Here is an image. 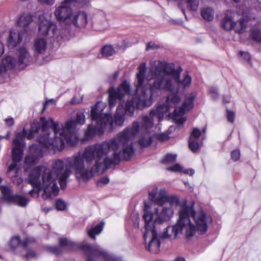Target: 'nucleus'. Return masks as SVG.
I'll return each mask as SVG.
<instances>
[{
  "instance_id": "1",
  "label": "nucleus",
  "mask_w": 261,
  "mask_h": 261,
  "mask_svg": "<svg viewBox=\"0 0 261 261\" xmlns=\"http://www.w3.org/2000/svg\"><path fill=\"white\" fill-rule=\"evenodd\" d=\"M106 147L105 144L88 146L82 153L79 152L66 158L65 163L61 160L55 161L51 170L44 166L37 167L30 172L28 182L34 188H42V197L46 199L51 194L58 193L57 179L62 189L66 187L72 171L76 179L87 181L94 176L102 163L108 161L105 158Z\"/></svg>"
},
{
  "instance_id": "2",
  "label": "nucleus",
  "mask_w": 261,
  "mask_h": 261,
  "mask_svg": "<svg viewBox=\"0 0 261 261\" xmlns=\"http://www.w3.org/2000/svg\"><path fill=\"white\" fill-rule=\"evenodd\" d=\"M181 71L180 67L175 69L173 64L167 63L164 61H159L157 63H152L149 67L150 74L146 77L148 82L147 86V90H149V95L151 97L158 92L165 90L170 93L167 97L165 104L158 105L155 109L150 111V115H156L160 120L163 118L164 114L170 108H175L173 119L175 123L182 124L185 119L181 117L186 111L190 110L193 107V101L196 95L191 93L187 96L182 106L176 107L180 101V97L178 95L179 89V85L184 87L189 86L191 83V78L188 74H186L182 80H180V75Z\"/></svg>"
},
{
  "instance_id": "3",
  "label": "nucleus",
  "mask_w": 261,
  "mask_h": 261,
  "mask_svg": "<svg viewBox=\"0 0 261 261\" xmlns=\"http://www.w3.org/2000/svg\"><path fill=\"white\" fill-rule=\"evenodd\" d=\"M211 221V217L203 211L196 213L193 205L185 203L178 211V219L176 224L167 227L163 232H160V229L151 227L148 223L145 224V241L147 238H150L147 249L156 254L160 251L162 240H174L181 234L190 239L196 232L199 234L204 233L207 231L208 224Z\"/></svg>"
},
{
  "instance_id": "4",
  "label": "nucleus",
  "mask_w": 261,
  "mask_h": 261,
  "mask_svg": "<svg viewBox=\"0 0 261 261\" xmlns=\"http://www.w3.org/2000/svg\"><path fill=\"white\" fill-rule=\"evenodd\" d=\"M156 115L152 116L149 114V117L144 116L142 117L141 127L137 122H134L132 127H127L122 132L118 133L115 137L108 140L96 143L91 146L97 145H105L106 146L105 158H108V161L102 163L96 173L101 170L106 171L111 165L117 164L120 159L128 160L134 153V148L133 146L132 139L140 132L143 134L138 140L139 145L143 147L150 145L152 142L151 137L148 129L153 126V118ZM163 118L162 119V120Z\"/></svg>"
},
{
  "instance_id": "5",
  "label": "nucleus",
  "mask_w": 261,
  "mask_h": 261,
  "mask_svg": "<svg viewBox=\"0 0 261 261\" xmlns=\"http://www.w3.org/2000/svg\"><path fill=\"white\" fill-rule=\"evenodd\" d=\"M134 85L136 88L135 95L130 100L124 105L119 104L114 117L115 124L121 126L124 122V115L126 114L133 115L135 109H142L150 106L153 101L151 95L147 93V86L145 84V74L146 71V63L143 62L137 68Z\"/></svg>"
},
{
  "instance_id": "6",
  "label": "nucleus",
  "mask_w": 261,
  "mask_h": 261,
  "mask_svg": "<svg viewBox=\"0 0 261 261\" xmlns=\"http://www.w3.org/2000/svg\"><path fill=\"white\" fill-rule=\"evenodd\" d=\"M59 244L60 246H45L44 249L46 251L56 255L62 252L61 247L70 250L79 249L85 255L86 261H96L98 259L104 261H123L121 257L109 254L107 251L96 244H78L65 238H60Z\"/></svg>"
},
{
  "instance_id": "7",
  "label": "nucleus",
  "mask_w": 261,
  "mask_h": 261,
  "mask_svg": "<svg viewBox=\"0 0 261 261\" xmlns=\"http://www.w3.org/2000/svg\"><path fill=\"white\" fill-rule=\"evenodd\" d=\"M42 130L44 133L38 138L41 147L49 150L61 151L64 147L65 140L61 133L63 125L55 122L51 118L41 117Z\"/></svg>"
},
{
  "instance_id": "8",
  "label": "nucleus",
  "mask_w": 261,
  "mask_h": 261,
  "mask_svg": "<svg viewBox=\"0 0 261 261\" xmlns=\"http://www.w3.org/2000/svg\"><path fill=\"white\" fill-rule=\"evenodd\" d=\"M105 107V103L98 101L91 108V117L92 122L95 123V126H93L92 124L88 125L85 132L86 139H89L92 138L96 132L102 133L107 126L111 127L112 117L103 112Z\"/></svg>"
},
{
  "instance_id": "9",
  "label": "nucleus",
  "mask_w": 261,
  "mask_h": 261,
  "mask_svg": "<svg viewBox=\"0 0 261 261\" xmlns=\"http://www.w3.org/2000/svg\"><path fill=\"white\" fill-rule=\"evenodd\" d=\"M160 206V208L156 207L154 209V212L155 215L154 219H153L154 214L148 211L147 209L144 210L143 218L145 223V224H147L148 222L149 225L151 227L161 229V225L170 220L174 213L172 208L165 204Z\"/></svg>"
},
{
  "instance_id": "10",
  "label": "nucleus",
  "mask_w": 261,
  "mask_h": 261,
  "mask_svg": "<svg viewBox=\"0 0 261 261\" xmlns=\"http://www.w3.org/2000/svg\"><path fill=\"white\" fill-rule=\"evenodd\" d=\"M85 122V116L83 113H78L75 120L70 119L67 121L64 127H62V132L61 134L65 142L69 145L73 146L77 143L79 135L76 128V125H82Z\"/></svg>"
},
{
  "instance_id": "11",
  "label": "nucleus",
  "mask_w": 261,
  "mask_h": 261,
  "mask_svg": "<svg viewBox=\"0 0 261 261\" xmlns=\"http://www.w3.org/2000/svg\"><path fill=\"white\" fill-rule=\"evenodd\" d=\"M130 92V84L123 81L117 89L111 88L109 89V103L110 107H113L118 100H120Z\"/></svg>"
},
{
  "instance_id": "12",
  "label": "nucleus",
  "mask_w": 261,
  "mask_h": 261,
  "mask_svg": "<svg viewBox=\"0 0 261 261\" xmlns=\"http://www.w3.org/2000/svg\"><path fill=\"white\" fill-rule=\"evenodd\" d=\"M73 14V11L71 7L62 2L56 7L54 11V15L56 19L62 23L68 24Z\"/></svg>"
},
{
  "instance_id": "13",
  "label": "nucleus",
  "mask_w": 261,
  "mask_h": 261,
  "mask_svg": "<svg viewBox=\"0 0 261 261\" xmlns=\"http://www.w3.org/2000/svg\"><path fill=\"white\" fill-rule=\"evenodd\" d=\"M22 135L20 133H17L16 138L13 141V146L12 149V163L15 164L18 167L17 163H19L23 156V148L24 144L22 139Z\"/></svg>"
},
{
  "instance_id": "14",
  "label": "nucleus",
  "mask_w": 261,
  "mask_h": 261,
  "mask_svg": "<svg viewBox=\"0 0 261 261\" xmlns=\"http://www.w3.org/2000/svg\"><path fill=\"white\" fill-rule=\"evenodd\" d=\"M205 132V128H203L202 131L197 128H193L189 139V146L193 152H197L200 149L202 142H199V138L201 134H204Z\"/></svg>"
},
{
  "instance_id": "15",
  "label": "nucleus",
  "mask_w": 261,
  "mask_h": 261,
  "mask_svg": "<svg viewBox=\"0 0 261 261\" xmlns=\"http://www.w3.org/2000/svg\"><path fill=\"white\" fill-rule=\"evenodd\" d=\"M166 191L161 189L159 191L156 187H154L148 193L150 200L158 206H163L165 204V199Z\"/></svg>"
},
{
  "instance_id": "16",
  "label": "nucleus",
  "mask_w": 261,
  "mask_h": 261,
  "mask_svg": "<svg viewBox=\"0 0 261 261\" xmlns=\"http://www.w3.org/2000/svg\"><path fill=\"white\" fill-rule=\"evenodd\" d=\"M88 23V16L86 13L83 11H80L77 13L72 14V17L70 20V23L68 24H73L79 28H84Z\"/></svg>"
},
{
  "instance_id": "17",
  "label": "nucleus",
  "mask_w": 261,
  "mask_h": 261,
  "mask_svg": "<svg viewBox=\"0 0 261 261\" xmlns=\"http://www.w3.org/2000/svg\"><path fill=\"white\" fill-rule=\"evenodd\" d=\"M24 34L22 31H10L7 43L9 47L14 48L20 44Z\"/></svg>"
},
{
  "instance_id": "18",
  "label": "nucleus",
  "mask_w": 261,
  "mask_h": 261,
  "mask_svg": "<svg viewBox=\"0 0 261 261\" xmlns=\"http://www.w3.org/2000/svg\"><path fill=\"white\" fill-rule=\"evenodd\" d=\"M32 21L33 17L32 15L29 13H24L20 16L17 20V24L19 27L23 28V30L22 31L28 35L31 31L29 27Z\"/></svg>"
},
{
  "instance_id": "19",
  "label": "nucleus",
  "mask_w": 261,
  "mask_h": 261,
  "mask_svg": "<svg viewBox=\"0 0 261 261\" xmlns=\"http://www.w3.org/2000/svg\"><path fill=\"white\" fill-rule=\"evenodd\" d=\"M35 243V240L33 238H27L23 242L22 246L26 252L23 254V257L26 259H32L36 257V254L32 250H30V247Z\"/></svg>"
},
{
  "instance_id": "20",
  "label": "nucleus",
  "mask_w": 261,
  "mask_h": 261,
  "mask_svg": "<svg viewBox=\"0 0 261 261\" xmlns=\"http://www.w3.org/2000/svg\"><path fill=\"white\" fill-rule=\"evenodd\" d=\"M18 60L17 63L20 68H23L30 60V54L24 47L19 48L17 53Z\"/></svg>"
},
{
  "instance_id": "21",
  "label": "nucleus",
  "mask_w": 261,
  "mask_h": 261,
  "mask_svg": "<svg viewBox=\"0 0 261 261\" xmlns=\"http://www.w3.org/2000/svg\"><path fill=\"white\" fill-rule=\"evenodd\" d=\"M56 29V25L53 22L47 20L40 22L38 28L40 34L43 35L50 34L53 35Z\"/></svg>"
},
{
  "instance_id": "22",
  "label": "nucleus",
  "mask_w": 261,
  "mask_h": 261,
  "mask_svg": "<svg viewBox=\"0 0 261 261\" xmlns=\"http://www.w3.org/2000/svg\"><path fill=\"white\" fill-rule=\"evenodd\" d=\"M233 18V13L230 10L226 11L221 21V28L227 31L232 30L234 22Z\"/></svg>"
},
{
  "instance_id": "23",
  "label": "nucleus",
  "mask_w": 261,
  "mask_h": 261,
  "mask_svg": "<svg viewBox=\"0 0 261 261\" xmlns=\"http://www.w3.org/2000/svg\"><path fill=\"white\" fill-rule=\"evenodd\" d=\"M19 167L15 164H11L8 167L7 174L11 181L17 185L21 184L23 179L18 175Z\"/></svg>"
},
{
  "instance_id": "24",
  "label": "nucleus",
  "mask_w": 261,
  "mask_h": 261,
  "mask_svg": "<svg viewBox=\"0 0 261 261\" xmlns=\"http://www.w3.org/2000/svg\"><path fill=\"white\" fill-rule=\"evenodd\" d=\"M47 47V42L43 38H38L35 41L33 45V50L36 54H43Z\"/></svg>"
},
{
  "instance_id": "25",
  "label": "nucleus",
  "mask_w": 261,
  "mask_h": 261,
  "mask_svg": "<svg viewBox=\"0 0 261 261\" xmlns=\"http://www.w3.org/2000/svg\"><path fill=\"white\" fill-rule=\"evenodd\" d=\"M0 190L3 194L2 198L8 203H11L15 198V195L13 194L11 188L5 186H1Z\"/></svg>"
},
{
  "instance_id": "26",
  "label": "nucleus",
  "mask_w": 261,
  "mask_h": 261,
  "mask_svg": "<svg viewBox=\"0 0 261 261\" xmlns=\"http://www.w3.org/2000/svg\"><path fill=\"white\" fill-rule=\"evenodd\" d=\"M247 26V20L244 18H241L236 22H233L232 30L239 34L244 33Z\"/></svg>"
},
{
  "instance_id": "27",
  "label": "nucleus",
  "mask_w": 261,
  "mask_h": 261,
  "mask_svg": "<svg viewBox=\"0 0 261 261\" xmlns=\"http://www.w3.org/2000/svg\"><path fill=\"white\" fill-rule=\"evenodd\" d=\"M2 65H0V73L7 69H13L16 65V61L10 56H7L3 60Z\"/></svg>"
},
{
  "instance_id": "28",
  "label": "nucleus",
  "mask_w": 261,
  "mask_h": 261,
  "mask_svg": "<svg viewBox=\"0 0 261 261\" xmlns=\"http://www.w3.org/2000/svg\"><path fill=\"white\" fill-rule=\"evenodd\" d=\"M179 204V198L176 195H168L166 193L165 199V205L172 208Z\"/></svg>"
},
{
  "instance_id": "29",
  "label": "nucleus",
  "mask_w": 261,
  "mask_h": 261,
  "mask_svg": "<svg viewBox=\"0 0 261 261\" xmlns=\"http://www.w3.org/2000/svg\"><path fill=\"white\" fill-rule=\"evenodd\" d=\"M103 229V225L101 224H98L94 227L87 229L88 236L92 239H95V236L98 235L101 233Z\"/></svg>"
},
{
  "instance_id": "30",
  "label": "nucleus",
  "mask_w": 261,
  "mask_h": 261,
  "mask_svg": "<svg viewBox=\"0 0 261 261\" xmlns=\"http://www.w3.org/2000/svg\"><path fill=\"white\" fill-rule=\"evenodd\" d=\"M40 157V153H39V154L37 153L36 154L30 153L25 156L24 160V163L25 165L29 166L34 165L38 162Z\"/></svg>"
},
{
  "instance_id": "31",
  "label": "nucleus",
  "mask_w": 261,
  "mask_h": 261,
  "mask_svg": "<svg viewBox=\"0 0 261 261\" xmlns=\"http://www.w3.org/2000/svg\"><path fill=\"white\" fill-rule=\"evenodd\" d=\"M29 202V199L28 198L22 195H15V198L11 203L21 207H25Z\"/></svg>"
},
{
  "instance_id": "32",
  "label": "nucleus",
  "mask_w": 261,
  "mask_h": 261,
  "mask_svg": "<svg viewBox=\"0 0 261 261\" xmlns=\"http://www.w3.org/2000/svg\"><path fill=\"white\" fill-rule=\"evenodd\" d=\"M201 14L203 19L208 21H211L214 18V10L209 7L202 9Z\"/></svg>"
},
{
  "instance_id": "33",
  "label": "nucleus",
  "mask_w": 261,
  "mask_h": 261,
  "mask_svg": "<svg viewBox=\"0 0 261 261\" xmlns=\"http://www.w3.org/2000/svg\"><path fill=\"white\" fill-rule=\"evenodd\" d=\"M101 53L104 57L108 58L114 55L116 52L112 45H107L101 48Z\"/></svg>"
},
{
  "instance_id": "34",
  "label": "nucleus",
  "mask_w": 261,
  "mask_h": 261,
  "mask_svg": "<svg viewBox=\"0 0 261 261\" xmlns=\"http://www.w3.org/2000/svg\"><path fill=\"white\" fill-rule=\"evenodd\" d=\"M176 154H167L162 160L161 162L163 164H171L174 162L176 159Z\"/></svg>"
},
{
  "instance_id": "35",
  "label": "nucleus",
  "mask_w": 261,
  "mask_h": 261,
  "mask_svg": "<svg viewBox=\"0 0 261 261\" xmlns=\"http://www.w3.org/2000/svg\"><path fill=\"white\" fill-rule=\"evenodd\" d=\"M187 7L190 10L196 11L199 5V0H187Z\"/></svg>"
},
{
  "instance_id": "36",
  "label": "nucleus",
  "mask_w": 261,
  "mask_h": 261,
  "mask_svg": "<svg viewBox=\"0 0 261 261\" xmlns=\"http://www.w3.org/2000/svg\"><path fill=\"white\" fill-rule=\"evenodd\" d=\"M20 240L19 237H13L10 242V245L13 249H15L20 244Z\"/></svg>"
},
{
  "instance_id": "37",
  "label": "nucleus",
  "mask_w": 261,
  "mask_h": 261,
  "mask_svg": "<svg viewBox=\"0 0 261 261\" xmlns=\"http://www.w3.org/2000/svg\"><path fill=\"white\" fill-rule=\"evenodd\" d=\"M56 208L58 211H64L66 208L65 202L61 199L57 200L56 202Z\"/></svg>"
},
{
  "instance_id": "38",
  "label": "nucleus",
  "mask_w": 261,
  "mask_h": 261,
  "mask_svg": "<svg viewBox=\"0 0 261 261\" xmlns=\"http://www.w3.org/2000/svg\"><path fill=\"white\" fill-rule=\"evenodd\" d=\"M251 36L253 40L258 41L261 38V31L258 29L253 30L251 33Z\"/></svg>"
},
{
  "instance_id": "39",
  "label": "nucleus",
  "mask_w": 261,
  "mask_h": 261,
  "mask_svg": "<svg viewBox=\"0 0 261 261\" xmlns=\"http://www.w3.org/2000/svg\"><path fill=\"white\" fill-rule=\"evenodd\" d=\"M226 116L227 120L229 122L231 123H233L234 122L235 115L233 112L229 110H227Z\"/></svg>"
},
{
  "instance_id": "40",
  "label": "nucleus",
  "mask_w": 261,
  "mask_h": 261,
  "mask_svg": "<svg viewBox=\"0 0 261 261\" xmlns=\"http://www.w3.org/2000/svg\"><path fill=\"white\" fill-rule=\"evenodd\" d=\"M167 170L174 172H180L182 170V167L179 164H176L168 168Z\"/></svg>"
},
{
  "instance_id": "41",
  "label": "nucleus",
  "mask_w": 261,
  "mask_h": 261,
  "mask_svg": "<svg viewBox=\"0 0 261 261\" xmlns=\"http://www.w3.org/2000/svg\"><path fill=\"white\" fill-rule=\"evenodd\" d=\"M155 138L160 141H164L168 140L169 137L167 134H159L155 135Z\"/></svg>"
},
{
  "instance_id": "42",
  "label": "nucleus",
  "mask_w": 261,
  "mask_h": 261,
  "mask_svg": "<svg viewBox=\"0 0 261 261\" xmlns=\"http://www.w3.org/2000/svg\"><path fill=\"white\" fill-rule=\"evenodd\" d=\"M231 159L234 161H238L240 157V152L239 150H235L232 151L231 153Z\"/></svg>"
},
{
  "instance_id": "43",
  "label": "nucleus",
  "mask_w": 261,
  "mask_h": 261,
  "mask_svg": "<svg viewBox=\"0 0 261 261\" xmlns=\"http://www.w3.org/2000/svg\"><path fill=\"white\" fill-rule=\"evenodd\" d=\"M37 1L42 5L52 6L55 3L56 0H37Z\"/></svg>"
},
{
  "instance_id": "44",
  "label": "nucleus",
  "mask_w": 261,
  "mask_h": 261,
  "mask_svg": "<svg viewBox=\"0 0 261 261\" xmlns=\"http://www.w3.org/2000/svg\"><path fill=\"white\" fill-rule=\"evenodd\" d=\"M109 178L108 177H103L97 181V184L98 186L105 185L108 184Z\"/></svg>"
},
{
  "instance_id": "45",
  "label": "nucleus",
  "mask_w": 261,
  "mask_h": 261,
  "mask_svg": "<svg viewBox=\"0 0 261 261\" xmlns=\"http://www.w3.org/2000/svg\"><path fill=\"white\" fill-rule=\"evenodd\" d=\"M5 121L6 122V124L7 126L10 127L14 125V119L12 117H8L5 119Z\"/></svg>"
},
{
  "instance_id": "46",
  "label": "nucleus",
  "mask_w": 261,
  "mask_h": 261,
  "mask_svg": "<svg viewBox=\"0 0 261 261\" xmlns=\"http://www.w3.org/2000/svg\"><path fill=\"white\" fill-rule=\"evenodd\" d=\"M22 135L21 138L22 139V137L23 136H26L29 139H31L34 137V132L31 131V132L28 134V136H26L27 132L26 130L23 129L22 133H20Z\"/></svg>"
},
{
  "instance_id": "47",
  "label": "nucleus",
  "mask_w": 261,
  "mask_h": 261,
  "mask_svg": "<svg viewBox=\"0 0 261 261\" xmlns=\"http://www.w3.org/2000/svg\"><path fill=\"white\" fill-rule=\"evenodd\" d=\"M40 124L38 123H33L31 127L32 132L36 133L40 129Z\"/></svg>"
},
{
  "instance_id": "48",
  "label": "nucleus",
  "mask_w": 261,
  "mask_h": 261,
  "mask_svg": "<svg viewBox=\"0 0 261 261\" xmlns=\"http://www.w3.org/2000/svg\"><path fill=\"white\" fill-rule=\"evenodd\" d=\"M37 189L36 190H35V189H33L32 190H31L30 192H29V194L31 196H34L35 195H36L37 197L39 195V192L40 190V188H36Z\"/></svg>"
},
{
  "instance_id": "49",
  "label": "nucleus",
  "mask_w": 261,
  "mask_h": 261,
  "mask_svg": "<svg viewBox=\"0 0 261 261\" xmlns=\"http://www.w3.org/2000/svg\"><path fill=\"white\" fill-rule=\"evenodd\" d=\"M240 54L244 60L248 61H250V56L247 52L240 51Z\"/></svg>"
},
{
  "instance_id": "50",
  "label": "nucleus",
  "mask_w": 261,
  "mask_h": 261,
  "mask_svg": "<svg viewBox=\"0 0 261 261\" xmlns=\"http://www.w3.org/2000/svg\"><path fill=\"white\" fill-rule=\"evenodd\" d=\"M119 73L118 72H115L114 73H112L109 77L110 81L111 82L114 81L116 80L118 76Z\"/></svg>"
},
{
  "instance_id": "51",
  "label": "nucleus",
  "mask_w": 261,
  "mask_h": 261,
  "mask_svg": "<svg viewBox=\"0 0 261 261\" xmlns=\"http://www.w3.org/2000/svg\"><path fill=\"white\" fill-rule=\"evenodd\" d=\"M184 172L186 174H189L191 176L193 175L194 173V171L192 169H189L184 171Z\"/></svg>"
},
{
  "instance_id": "52",
  "label": "nucleus",
  "mask_w": 261,
  "mask_h": 261,
  "mask_svg": "<svg viewBox=\"0 0 261 261\" xmlns=\"http://www.w3.org/2000/svg\"><path fill=\"white\" fill-rule=\"evenodd\" d=\"M77 0H64L62 3L66 4L70 6V5L73 3L76 2Z\"/></svg>"
},
{
  "instance_id": "53",
  "label": "nucleus",
  "mask_w": 261,
  "mask_h": 261,
  "mask_svg": "<svg viewBox=\"0 0 261 261\" xmlns=\"http://www.w3.org/2000/svg\"><path fill=\"white\" fill-rule=\"evenodd\" d=\"M209 92L211 94H218L217 89L215 87H211L209 90Z\"/></svg>"
},
{
  "instance_id": "54",
  "label": "nucleus",
  "mask_w": 261,
  "mask_h": 261,
  "mask_svg": "<svg viewBox=\"0 0 261 261\" xmlns=\"http://www.w3.org/2000/svg\"><path fill=\"white\" fill-rule=\"evenodd\" d=\"M4 52V47L2 42H0V57L3 54Z\"/></svg>"
},
{
  "instance_id": "55",
  "label": "nucleus",
  "mask_w": 261,
  "mask_h": 261,
  "mask_svg": "<svg viewBox=\"0 0 261 261\" xmlns=\"http://www.w3.org/2000/svg\"><path fill=\"white\" fill-rule=\"evenodd\" d=\"M212 94V97L214 99H217L219 96L218 94Z\"/></svg>"
},
{
  "instance_id": "56",
  "label": "nucleus",
  "mask_w": 261,
  "mask_h": 261,
  "mask_svg": "<svg viewBox=\"0 0 261 261\" xmlns=\"http://www.w3.org/2000/svg\"><path fill=\"white\" fill-rule=\"evenodd\" d=\"M53 101V99H50L49 100H47V101H46L44 103V109L45 108V107H46V106L48 104V103L49 102H52Z\"/></svg>"
},
{
  "instance_id": "57",
  "label": "nucleus",
  "mask_w": 261,
  "mask_h": 261,
  "mask_svg": "<svg viewBox=\"0 0 261 261\" xmlns=\"http://www.w3.org/2000/svg\"><path fill=\"white\" fill-rule=\"evenodd\" d=\"M153 45H151L150 43H148L146 47V50H148L150 48H153Z\"/></svg>"
},
{
  "instance_id": "58",
  "label": "nucleus",
  "mask_w": 261,
  "mask_h": 261,
  "mask_svg": "<svg viewBox=\"0 0 261 261\" xmlns=\"http://www.w3.org/2000/svg\"><path fill=\"white\" fill-rule=\"evenodd\" d=\"M51 209V208L44 207V208H42V211L45 213H47L48 211H49Z\"/></svg>"
},
{
  "instance_id": "59",
  "label": "nucleus",
  "mask_w": 261,
  "mask_h": 261,
  "mask_svg": "<svg viewBox=\"0 0 261 261\" xmlns=\"http://www.w3.org/2000/svg\"><path fill=\"white\" fill-rule=\"evenodd\" d=\"M223 101L224 103H228L229 102V100L226 99L224 97H223Z\"/></svg>"
},
{
  "instance_id": "60",
  "label": "nucleus",
  "mask_w": 261,
  "mask_h": 261,
  "mask_svg": "<svg viewBox=\"0 0 261 261\" xmlns=\"http://www.w3.org/2000/svg\"><path fill=\"white\" fill-rule=\"evenodd\" d=\"M107 28V26L106 25H105L100 28L99 29V31H103V30H106Z\"/></svg>"
},
{
  "instance_id": "61",
  "label": "nucleus",
  "mask_w": 261,
  "mask_h": 261,
  "mask_svg": "<svg viewBox=\"0 0 261 261\" xmlns=\"http://www.w3.org/2000/svg\"><path fill=\"white\" fill-rule=\"evenodd\" d=\"M35 149V145H32V147H31V148H30V151H31V152H33V150L34 149Z\"/></svg>"
},
{
  "instance_id": "62",
  "label": "nucleus",
  "mask_w": 261,
  "mask_h": 261,
  "mask_svg": "<svg viewBox=\"0 0 261 261\" xmlns=\"http://www.w3.org/2000/svg\"><path fill=\"white\" fill-rule=\"evenodd\" d=\"M10 134V132H8L7 134V136H6V137L5 138L8 139L9 138V136Z\"/></svg>"
},
{
  "instance_id": "63",
  "label": "nucleus",
  "mask_w": 261,
  "mask_h": 261,
  "mask_svg": "<svg viewBox=\"0 0 261 261\" xmlns=\"http://www.w3.org/2000/svg\"><path fill=\"white\" fill-rule=\"evenodd\" d=\"M234 2H236V3H238L240 1V0H233Z\"/></svg>"
},
{
  "instance_id": "64",
  "label": "nucleus",
  "mask_w": 261,
  "mask_h": 261,
  "mask_svg": "<svg viewBox=\"0 0 261 261\" xmlns=\"http://www.w3.org/2000/svg\"><path fill=\"white\" fill-rule=\"evenodd\" d=\"M72 103H75V102L74 101V100L72 99L71 101Z\"/></svg>"
}]
</instances>
